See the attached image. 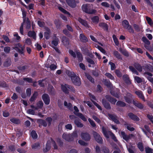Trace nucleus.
Segmentation results:
<instances>
[{"label": "nucleus", "mask_w": 153, "mask_h": 153, "mask_svg": "<svg viewBox=\"0 0 153 153\" xmlns=\"http://www.w3.org/2000/svg\"><path fill=\"white\" fill-rule=\"evenodd\" d=\"M113 55L116 58L119 60H122V58L121 55L118 52L115 51L113 52Z\"/></svg>", "instance_id": "obj_36"}, {"label": "nucleus", "mask_w": 153, "mask_h": 153, "mask_svg": "<svg viewBox=\"0 0 153 153\" xmlns=\"http://www.w3.org/2000/svg\"><path fill=\"white\" fill-rule=\"evenodd\" d=\"M77 20L79 23L86 27L87 28H89L90 26L88 25L86 20L82 19L80 17L78 18Z\"/></svg>", "instance_id": "obj_20"}, {"label": "nucleus", "mask_w": 153, "mask_h": 153, "mask_svg": "<svg viewBox=\"0 0 153 153\" xmlns=\"http://www.w3.org/2000/svg\"><path fill=\"white\" fill-rule=\"evenodd\" d=\"M80 136L82 139L85 141H89L91 139L90 134L87 132H82Z\"/></svg>", "instance_id": "obj_9"}, {"label": "nucleus", "mask_w": 153, "mask_h": 153, "mask_svg": "<svg viewBox=\"0 0 153 153\" xmlns=\"http://www.w3.org/2000/svg\"><path fill=\"white\" fill-rule=\"evenodd\" d=\"M133 65L135 68L132 66H130L129 67V69L133 74H136L137 75H139V73L137 70L140 72H142L143 71L142 66L140 64L137 62H134Z\"/></svg>", "instance_id": "obj_2"}, {"label": "nucleus", "mask_w": 153, "mask_h": 153, "mask_svg": "<svg viewBox=\"0 0 153 153\" xmlns=\"http://www.w3.org/2000/svg\"><path fill=\"white\" fill-rule=\"evenodd\" d=\"M42 98L45 105H48L49 104L50 102V98L48 94H43L42 96Z\"/></svg>", "instance_id": "obj_10"}, {"label": "nucleus", "mask_w": 153, "mask_h": 153, "mask_svg": "<svg viewBox=\"0 0 153 153\" xmlns=\"http://www.w3.org/2000/svg\"><path fill=\"white\" fill-rule=\"evenodd\" d=\"M146 153H153V150L150 148L148 147L145 148Z\"/></svg>", "instance_id": "obj_62"}, {"label": "nucleus", "mask_w": 153, "mask_h": 153, "mask_svg": "<svg viewBox=\"0 0 153 153\" xmlns=\"http://www.w3.org/2000/svg\"><path fill=\"white\" fill-rule=\"evenodd\" d=\"M31 135L33 139H37L38 137L36 131L33 130L31 131Z\"/></svg>", "instance_id": "obj_48"}, {"label": "nucleus", "mask_w": 153, "mask_h": 153, "mask_svg": "<svg viewBox=\"0 0 153 153\" xmlns=\"http://www.w3.org/2000/svg\"><path fill=\"white\" fill-rule=\"evenodd\" d=\"M8 87V86L5 82L4 81L0 80V87L5 88Z\"/></svg>", "instance_id": "obj_51"}, {"label": "nucleus", "mask_w": 153, "mask_h": 153, "mask_svg": "<svg viewBox=\"0 0 153 153\" xmlns=\"http://www.w3.org/2000/svg\"><path fill=\"white\" fill-rule=\"evenodd\" d=\"M116 105L118 107H124L126 105V104L124 102L119 100L116 103Z\"/></svg>", "instance_id": "obj_40"}, {"label": "nucleus", "mask_w": 153, "mask_h": 153, "mask_svg": "<svg viewBox=\"0 0 153 153\" xmlns=\"http://www.w3.org/2000/svg\"><path fill=\"white\" fill-rule=\"evenodd\" d=\"M81 51L83 54L87 55L90 52L88 48L85 47H82L81 48Z\"/></svg>", "instance_id": "obj_35"}, {"label": "nucleus", "mask_w": 153, "mask_h": 153, "mask_svg": "<svg viewBox=\"0 0 153 153\" xmlns=\"http://www.w3.org/2000/svg\"><path fill=\"white\" fill-rule=\"evenodd\" d=\"M27 68V65H23V66H20L18 67V69L19 71H24Z\"/></svg>", "instance_id": "obj_60"}, {"label": "nucleus", "mask_w": 153, "mask_h": 153, "mask_svg": "<svg viewBox=\"0 0 153 153\" xmlns=\"http://www.w3.org/2000/svg\"><path fill=\"white\" fill-rule=\"evenodd\" d=\"M10 121L12 123L16 124H19L20 123V120L17 119L12 118L10 119Z\"/></svg>", "instance_id": "obj_43"}, {"label": "nucleus", "mask_w": 153, "mask_h": 153, "mask_svg": "<svg viewBox=\"0 0 153 153\" xmlns=\"http://www.w3.org/2000/svg\"><path fill=\"white\" fill-rule=\"evenodd\" d=\"M135 93L139 98L142 99L143 101H145L144 97L142 91H136Z\"/></svg>", "instance_id": "obj_33"}, {"label": "nucleus", "mask_w": 153, "mask_h": 153, "mask_svg": "<svg viewBox=\"0 0 153 153\" xmlns=\"http://www.w3.org/2000/svg\"><path fill=\"white\" fill-rule=\"evenodd\" d=\"M22 18H23V23H25L27 18H26V12L24 10H22Z\"/></svg>", "instance_id": "obj_50"}, {"label": "nucleus", "mask_w": 153, "mask_h": 153, "mask_svg": "<svg viewBox=\"0 0 153 153\" xmlns=\"http://www.w3.org/2000/svg\"><path fill=\"white\" fill-rule=\"evenodd\" d=\"M105 85L108 88H111L112 86V84L109 80L105 79L104 80Z\"/></svg>", "instance_id": "obj_45"}, {"label": "nucleus", "mask_w": 153, "mask_h": 153, "mask_svg": "<svg viewBox=\"0 0 153 153\" xmlns=\"http://www.w3.org/2000/svg\"><path fill=\"white\" fill-rule=\"evenodd\" d=\"M74 113L75 115L79 117L84 121H87V119L82 113H76L75 112H74Z\"/></svg>", "instance_id": "obj_27"}, {"label": "nucleus", "mask_w": 153, "mask_h": 153, "mask_svg": "<svg viewBox=\"0 0 153 153\" xmlns=\"http://www.w3.org/2000/svg\"><path fill=\"white\" fill-rule=\"evenodd\" d=\"M86 60L87 62L88 63L92 65H94L95 64V62L94 61L89 57H87L86 58Z\"/></svg>", "instance_id": "obj_57"}, {"label": "nucleus", "mask_w": 153, "mask_h": 153, "mask_svg": "<svg viewBox=\"0 0 153 153\" xmlns=\"http://www.w3.org/2000/svg\"><path fill=\"white\" fill-rule=\"evenodd\" d=\"M146 21H147L148 24L150 25H153V22L152 21L151 18L148 16L146 17Z\"/></svg>", "instance_id": "obj_64"}, {"label": "nucleus", "mask_w": 153, "mask_h": 153, "mask_svg": "<svg viewBox=\"0 0 153 153\" xmlns=\"http://www.w3.org/2000/svg\"><path fill=\"white\" fill-rule=\"evenodd\" d=\"M69 53L74 58L76 57V55L78 62L79 63L83 61V57L82 54L80 52H77L76 54L75 52L73 50H70L69 51Z\"/></svg>", "instance_id": "obj_5"}, {"label": "nucleus", "mask_w": 153, "mask_h": 153, "mask_svg": "<svg viewBox=\"0 0 153 153\" xmlns=\"http://www.w3.org/2000/svg\"><path fill=\"white\" fill-rule=\"evenodd\" d=\"M10 48L9 46L5 47L4 48V51L5 53L8 54L9 53L10 51Z\"/></svg>", "instance_id": "obj_63"}, {"label": "nucleus", "mask_w": 153, "mask_h": 153, "mask_svg": "<svg viewBox=\"0 0 153 153\" xmlns=\"http://www.w3.org/2000/svg\"><path fill=\"white\" fill-rule=\"evenodd\" d=\"M134 79L137 83H140L142 82V79L138 76H135L134 77Z\"/></svg>", "instance_id": "obj_59"}, {"label": "nucleus", "mask_w": 153, "mask_h": 153, "mask_svg": "<svg viewBox=\"0 0 153 153\" xmlns=\"http://www.w3.org/2000/svg\"><path fill=\"white\" fill-rule=\"evenodd\" d=\"M62 138L65 140L68 141H72L73 140V138L71 134H67L63 133L62 135Z\"/></svg>", "instance_id": "obj_14"}, {"label": "nucleus", "mask_w": 153, "mask_h": 153, "mask_svg": "<svg viewBox=\"0 0 153 153\" xmlns=\"http://www.w3.org/2000/svg\"><path fill=\"white\" fill-rule=\"evenodd\" d=\"M91 100L92 102L94 105L96 106L99 110H100V111H102V109L101 106L98 103H97L96 102L91 99Z\"/></svg>", "instance_id": "obj_56"}, {"label": "nucleus", "mask_w": 153, "mask_h": 153, "mask_svg": "<svg viewBox=\"0 0 153 153\" xmlns=\"http://www.w3.org/2000/svg\"><path fill=\"white\" fill-rule=\"evenodd\" d=\"M37 93L36 92H35L30 99V102H33L34 101L37 96Z\"/></svg>", "instance_id": "obj_49"}, {"label": "nucleus", "mask_w": 153, "mask_h": 153, "mask_svg": "<svg viewBox=\"0 0 153 153\" xmlns=\"http://www.w3.org/2000/svg\"><path fill=\"white\" fill-rule=\"evenodd\" d=\"M133 104L140 109H142L144 108L143 105L141 103L137 102L134 100H133Z\"/></svg>", "instance_id": "obj_31"}, {"label": "nucleus", "mask_w": 153, "mask_h": 153, "mask_svg": "<svg viewBox=\"0 0 153 153\" xmlns=\"http://www.w3.org/2000/svg\"><path fill=\"white\" fill-rule=\"evenodd\" d=\"M11 63L12 62L10 59H8L4 62V67H8L11 65Z\"/></svg>", "instance_id": "obj_38"}, {"label": "nucleus", "mask_w": 153, "mask_h": 153, "mask_svg": "<svg viewBox=\"0 0 153 153\" xmlns=\"http://www.w3.org/2000/svg\"><path fill=\"white\" fill-rule=\"evenodd\" d=\"M112 38L115 45L117 46H118L119 45V42L116 36L114 34L112 36Z\"/></svg>", "instance_id": "obj_46"}, {"label": "nucleus", "mask_w": 153, "mask_h": 153, "mask_svg": "<svg viewBox=\"0 0 153 153\" xmlns=\"http://www.w3.org/2000/svg\"><path fill=\"white\" fill-rule=\"evenodd\" d=\"M45 31L44 32V36L45 39H48L50 37L51 31L50 28L48 27H45L44 28Z\"/></svg>", "instance_id": "obj_13"}, {"label": "nucleus", "mask_w": 153, "mask_h": 153, "mask_svg": "<svg viewBox=\"0 0 153 153\" xmlns=\"http://www.w3.org/2000/svg\"><path fill=\"white\" fill-rule=\"evenodd\" d=\"M99 26L102 27L104 30L108 31V26L107 24L104 22H100L99 24Z\"/></svg>", "instance_id": "obj_30"}, {"label": "nucleus", "mask_w": 153, "mask_h": 153, "mask_svg": "<svg viewBox=\"0 0 153 153\" xmlns=\"http://www.w3.org/2000/svg\"><path fill=\"white\" fill-rule=\"evenodd\" d=\"M74 122L78 127L82 128L84 126L83 124L80 122V119L78 118L74 120Z\"/></svg>", "instance_id": "obj_26"}, {"label": "nucleus", "mask_w": 153, "mask_h": 153, "mask_svg": "<svg viewBox=\"0 0 153 153\" xmlns=\"http://www.w3.org/2000/svg\"><path fill=\"white\" fill-rule=\"evenodd\" d=\"M122 25L123 27L126 29H127L128 31L132 33H134V31L132 26L129 25L128 20L126 19L124 20L122 22Z\"/></svg>", "instance_id": "obj_6"}, {"label": "nucleus", "mask_w": 153, "mask_h": 153, "mask_svg": "<svg viewBox=\"0 0 153 153\" xmlns=\"http://www.w3.org/2000/svg\"><path fill=\"white\" fill-rule=\"evenodd\" d=\"M83 12L88 14H94L95 13L97 10L95 9H91L90 4H83L81 7Z\"/></svg>", "instance_id": "obj_3"}, {"label": "nucleus", "mask_w": 153, "mask_h": 153, "mask_svg": "<svg viewBox=\"0 0 153 153\" xmlns=\"http://www.w3.org/2000/svg\"><path fill=\"white\" fill-rule=\"evenodd\" d=\"M92 22L95 24H98L99 21V18L98 16H94L91 18Z\"/></svg>", "instance_id": "obj_28"}, {"label": "nucleus", "mask_w": 153, "mask_h": 153, "mask_svg": "<svg viewBox=\"0 0 153 153\" xmlns=\"http://www.w3.org/2000/svg\"><path fill=\"white\" fill-rule=\"evenodd\" d=\"M128 115L130 119L134 121H137L140 120L139 117L132 113H129L128 114Z\"/></svg>", "instance_id": "obj_19"}, {"label": "nucleus", "mask_w": 153, "mask_h": 153, "mask_svg": "<svg viewBox=\"0 0 153 153\" xmlns=\"http://www.w3.org/2000/svg\"><path fill=\"white\" fill-rule=\"evenodd\" d=\"M28 36L32 37L34 39H36V33L34 31H29L28 32Z\"/></svg>", "instance_id": "obj_32"}, {"label": "nucleus", "mask_w": 153, "mask_h": 153, "mask_svg": "<svg viewBox=\"0 0 153 153\" xmlns=\"http://www.w3.org/2000/svg\"><path fill=\"white\" fill-rule=\"evenodd\" d=\"M25 22L26 23V28L27 29H29L31 27V22L28 17L27 18Z\"/></svg>", "instance_id": "obj_41"}, {"label": "nucleus", "mask_w": 153, "mask_h": 153, "mask_svg": "<svg viewBox=\"0 0 153 153\" xmlns=\"http://www.w3.org/2000/svg\"><path fill=\"white\" fill-rule=\"evenodd\" d=\"M137 147L140 151L143 152L144 151L143 144L142 142H139L137 144Z\"/></svg>", "instance_id": "obj_44"}, {"label": "nucleus", "mask_w": 153, "mask_h": 153, "mask_svg": "<svg viewBox=\"0 0 153 153\" xmlns=\"http://www.w3.org/2000/svg\"><path fill=\"white\" fill-rule=\"evenodd\" d=\"M93 136L95 140L100 144H102L103 143V140L100 136L96 131H92Z\"/></svg>", "instance_id": "obj_8"}, {"label": "nucleus", "mask_w": 153, "mask_h": 153, "mask_svg": "<svg viewBox=\"0 0 153 153\" xmlns=\"http://www.w3.org/2000/svg\"><path fill=\"white\" fill-rule=\"evenodd\" d=\"M111 94L113 96L115 97L118 98L119 97V96L118 94L116 92L114 91H110Z\"/></svg>", "instance_id": "obj_55"}, {"label": "nucleus", "mask_w": 153, "mask_h": 153, "mask_svg": "<svg viewBox=\"0 0 153 153\" xmlns=\"http://www.w3.org/2000/svg\"><path fill=\"white\" fill-rule=\"evenodd\" d=\"M143 41L146 44L148 45H150V41L147 39L145 36H143L142 38Z\"/></svg>", "instance_id": "obj_52"}, {"label": "nucleus", "mask_w": 153, "mask_h": 153, "mask_svg": "<svg viewBox=\"0 0 153 153\" xmlns=\"http://www.w3.org/2000/svg\"><path fill=\"white\" fill-rule=\"evenodd\" d=\"M50 140L51 143L52 145L53 146V149L54 150H57L58 149V147L55 141L52 138H51Z\"/></svg>", "instance_id": "obj_42"}, {"label": "nucleus", "mask_w": 153, "mask_h": 153, "mask_svg": "<svg viewBox=\"0 0 153 153\" xmlns=\"http://www.w3.org/2000/svg\"><path fill=\"white\" fill-rule=\"evenodd\" d=\"M56 141L57 143L58 144L60 147H62L63 143L62 140L61 139L59 138H57V139Z\"/></svg>", "instance_id": "obj_61"}, {"label": "nucleus", "mask_w": 153, "mask_h": 153, "mask_svg": "<svg viewBox=\"0 0 153 153\" xmlns=\"http://www.w3.org/2000/svg\"><path fill=\"white\" fill-rule=\"evenodd\" d=\"M58 9L61 12L63 13L66 14L68 16H69L71 15V14L63 7H58Z\"/></svg>", "instance_id": "obj_39"}, {"label": "nucleus", "mask_w": 153, "mask_h": 153, "mask_svg": "<svg viewBox=\"0 0 153 153\" xmlns=\"http://www.w3.org/2000/svg\"><path fill=\"white\" fill-rule=\"evenodd\" d=\"M69 85L67 84H65L64 85H61V88L62 91L66 94H68L69 92Z\"/></svg>", "instance_id": "obj_17"}, {"label": "nucleus", "mask_w": 153, "mask_h": 153, "mask_svg": "<svg viewBox=\"0 0 153 153\" xmlns=\"http://www.w3.org/2000/svg\"><path fill=\"white\" fill-rule=\"evenodd\" d=\"M121 134L123 139L127 141L130 139L131 137L134 136V135L132 134H130L127 135L126 134L124 131H123L121 132Z\"/></svg>", "instance_id": "obj_12"}, {"label": "nucleus", "mask_w": 153, "mask_h": 153, "mask_svg": "<svg viewBox=\"0 0 153 153\" xmlns=\"http://www.w3.org/2000/svg\"><path fill=\"white\" fill-rule=\"evenodd\" d=\"M85 76L87 79L92 83L94 84L95 83L94 79L89 74L85 73Z\"/></svg>", "instance_id": "obj_34"}, {"label": "nucleus", "mask_w": 153, "mask_h": 153, "mask_svg": "<svg viewBox=\"0 0 153 153\" xmlns=\"http://www.w3.org/2000/svg\"><path fill=\"white\" fill-rule=\"evenodd\" d=\"M62 32L65 35L69 37H71V35L67 29H64L62 31Z\"/></svg>", "instance_id": "obj_53"}, {"label": "nucleus", "mask_w": 153, "mask_h": 153, "mask_svg": "<svg viewBox=\"0 0 153 153\" xmlns=\"http://www.w3.org/2000/svg\"><path fill=\"white\" fill-rule=\"evenodd\" d=\"M105 75L109 79L114 80V77L111 75V74L109 73H106Z\"/></svg>", "instance_id": "obj_58"}, {"label": "nucleus", "mask_w": 153, "mask_h": 153, "mask_svg": "<svg viewBox=\"0 0 153 153\" xmlns=\"http://www.w3.org/2000/svg\"><path fill=\"white\" fill-rule=\"evenodd\" d=\"M102 133L105 137L107 138H109V136H110L114 141L115 142H117V141L116 137L111 131H107L106 128L104 126H102Z\"/></svg>", "instance_id": "obj_4"}, {"label": "nucleus", "mask_w": 153, "mask_h": 153, "mask_svg": "<svg viewBox=\"0 0 153 153\" xmlns=\"http://www.w3.org/2000/svg\"><path fill=\"white\" fill-rule=\"evenodd\" d=\"M67 4L70 7L74 8L76 6L75 0H65Z\"/></svg>", "instance_id": "obj_16"}, {"label": "nucleus", "mask_w": 153, "mask_h": 153, "mask_svg": "<svg viewBox=\"0 0 153 153\" xmlns=\"http://www.w3.org/2000/svg\"><path fill=\"white\" fill-rule=\"evenodd\" d=\"M102 102L105 108L107 110L111 109V106L109 103L104 98L102 99Z\"/></svg>", "instance_id": "obj_15"}, {"label": "nucleus", "mask_w": 153, "mask_h": 153, "mask_svg": "<svg viewBox=\"0 0 153 153\" xmlns=\"http://www.w3.org/2000/svg\"><path fill=\"white\" fill-rule=\"evenodd\" d=\"M145 68L147 71L144 73V75L146 74L150 76H152L153 75V74L148 71L153 73V66L150 65H147L145 66Z\"/></svg>", "instance_id": "obj_7"}, {"label": "nucleus", "mask_w": 153, "mask_h": 153, "mask_svg": "<svg viewBox=\"0 0 153 153\" xmlns=\"http://www.w3.org/2000/svg\"><path fill=\"white\" fill-rule=\"evenodd\" d=\"M66 73L69 77H70L71 81L74 85L77 86L80 85H81L80 78L79 76L76 75L74 72L68 70L66 71Z\"/></svg>", "instance_id": "obj_1"}, {"label": "nucleus", "mask_w": 153, "mask_h": 153, "mask_svg": "<svg viewBox=\"0 0 153 153\" xmlns=\"http://www.w3.org/2000/svg\"><path fill=\"white\" fill-rule=\"evenodd\" d=\"M40 143L39 142H36L31 146L32 148L34 150H37L40 149Z\"/></svg>", "instance_id": "obj_37"}, {"label": "nucleus", "mask_w": 153, "mask_h": 153, "mask_svg": "<svg viewBox=\"0 0 153 153\" xmlns=\"http://www.w3.org/2000/svg\"><path fill=\"white\" fill-rule=\"evenodd\" d=\"M79 39L80 41L82 42L86 43L88 42V38L83 34H80Z\"/></svg>", "instance_id": "obj_24"}, {"label": "nucleus", "mask_w": 153, "mask_h": 153, "mask_svg": "<svg viewBox=\"0 0 153 153\" xmlns=\"http://www.w3.org/2000/svg\"><path fill=\"white\" fill-rule=\"evenodd\" d=\"M123 79L127 85H130L131 82L128 75L124 74L123 76Z\"/></svg>", "instance_id": "obj_25"}, {"label": "nucleus", "mask_w": 153, "mask_h": 153, "mask_svg": "<svg viewBox=\"0 0 153 153\" xmlns=\"http://www.w3.org/2000/svg\"><path fill=\"white\" fill-rule=\"evenodd\" d=\"M103 88L101 85L99 84L96 87V91L98 93H101L102 91Z\"/></svg>", "instance_id": "obj_54"}, {"label": "nucleus", "mask_w": 153, "mask_h": 153, "mask_svg": "<svg viewBox=\"0 0 153 153\" xmlns=\"http://www.w3.org/2000/svg\"><path fill=\"white\" fill-rule=\"evenodd\" d=\"M54 24L56 25V28L59 29L62 25V22L59 19H55L54 21Z\"/></svg>", "instance_id": "obj_29"}, {"label": "nucleus", "mask_w": 153, "mask_h": 153, "mask_svg": "<svg viewBox=\"0 0 153 153\" xmlns=\"http://www.w3.org/2000/svg\"><path fill=\"white\" fill-rule=\"evenodd\" d=\"M62 42L65 46H67L69 44V39L66 36H63L61 39Z\"/></svg>", "instance_id": "obj_21"}, {"label": "nucleus", "mask_w": 153, "mask_h": 153, "mask_svg": "<svg viewBox=\"0 0 153 153\" xmlns=\"http://www.w3.org/2000/svg\"><path fill=\"white\" fill-rule=\"evenodd\" d=\"M108 116L110 119L115 123L117 124L120 123L119 120L116 118L117 116H116L110 114H108Z\"/></svg>", "instance_id": "obj_23"}, {"label": "nucleus", "mask_w": 153, "mask_h": 153, "mask_svg": "<svg viewBox=\"0 0 153 153\" xmlns=\"http://www.w3.org/2000/svg\"><path fill=\"white\" fill-rule=\"evenodd\" d=\"M124 98L125 101L128 104H131L132 103V95L129 93H128L126 96H124Z\"/></svg>", "instance_id": "obj_11"}, {"label": "nucleus", "mask_w": 153, "mask_h": 153, "mask_svg": "<svg viewBox=\"0 0 153 153\" xmlns=\"http://www.w3.org/2000/svg\"><path fill=\"white\" fill-rule=\"evenodd\" d=\"M37 123L39 124V126L41 128V126H43L44 127H46L47 124L45 121L42 119H38L37 120Z\"/></svg>", "instance_id": "obj_22"}, {"label": "nucleus", "mask_w": 153, "mask_h": 153, "mask_svg": "<svg viewBox=\"0 0 153 153\" xmlns=\"http://www.w3.org/2000/svg\"><path fill=\"white\" fill-rule=\"evenodd\" d=\"M105 97L108 101L113 105H115L117 101L116 99L112 97L111 96L108 95H106L105 96Z\"/></svg>", "instance_id": "obj_18"}, {"label": "nucleus", "mask_w": 153, "mask_h": 153, "mask_svg": "<svg viewBox=\"0 0 153 153\" xmlns=\"http://www.w3.org/2000/svg\"><path fill=\"white\" fill-rule=\"evenodd\" d=\"M43 105V103L42 101L40 100L38 101L36 103V107L38 108V110L42 108Z\"/></svg>", "instance_id": "obj_47"}]
</instances>
